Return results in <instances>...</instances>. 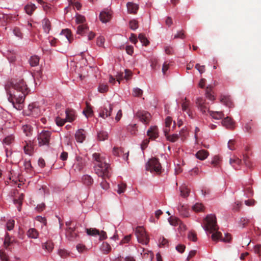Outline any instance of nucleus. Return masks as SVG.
Instances as JSON below:
<instances>
[{"label": "nucleus", "instance_id": "nucleus-1", "mask_svg": "<svg viewBox=\"0 0 261 261\" xmlns=\"http://www.w3.org/2000/svg\"><path fill=\"white\" fill-rule=\"evenodd\" d=\"M5 89L9 95V101L14 104L22 103L29 93V88L23 80L15 83L8 82L5 85Z\"/></svg>", "mask_w": 261, "mask_h": 261}, {"label": "nucleus", "instance_id": "nucleus-2", "mask_svg": "<svg viewBox=\"0 0 261 261\" xmlns=\"http://www.w3.org/2000/svg\"><path fill=\"white\" fill-rule=\"evenodd\" d=\"M202 227L206 233H212V239L214 241L220 240L224 242H229L231 239L230 234L228 233L225 234L224 238H222V233L218 230L216 218L214 215L211 214L206 217L205 224Z\"/></svg>", "mask_w": 261, "mask_h": 261}, {"label": "nucleus", "instance_id": "nucleus-3", "mask_svg": "<svg viewBox=\"0 0 261 261\" xmlns=\"http://www.w3.org/2000/svg\"><path fill=\"white\" fill-rule=\"evenodd\" d=\"M95 173L99 177L102 178L109 177L110 176V168L109 164L104 163L95 164L94 165Z\"/></svg>", "mask_w": 261, "mask_h": 261}, {"label": "nucleus", "instance_id": "nucleus-4", "mask_svg": "<svg viewBox=\"0 0 261 261\" xmlns=\"http://www.w3.org/2000/svg\"><path fill=\"white\" fill-rule=\"evenodd\" d=\"M135 233L139 243L143 245H147L149 243V238L143 227H137Z\"/></svg>", "mask_w": 261, "mask_h": 261}, {"label": "nucleus", "instance_id": "nucleus-5", "mask_svg": "<svg viewBox=\"0 0 261 261\" xmlns=\"http://www.w3.org/2000/svg\"><path fill=\"white\" fill-rule=\"evenodd\" d=\"M116 109V105L111 104L108 102L106 103L103 107L101 108L100 110L99 116L103 119H106V118L110 117L112 111Z\"/></svg>", "mask_w": 261, "mask_h": 261}, {"label": "nucleus", "instance_id": "nucleus-6", "mask_svg": "<svg viewBox=\"0 0 261 261\" xmlns=\"http://www.w3.org/2000/svg\"><path fill=\"white\" fill-rule=\"evenodd\" d=\"M146 169L151 173L155 172L159 173L161 172L162 167L158 159L152 158L147 163Z\"/></svg>", "mask_w": 261, "mask_h": 261}, {"label": "nucleus", "instance_id": "nucleus-7", "mask_svg": "<svg viewBox=\"0 0 261 261\" xmlns=\"http://www.w3.org/2000/svg\"><path fill=\"white\" fill-rule=\"evenodd\" d=\"M51 133L48 130L41 131L37 136L38 144L40 146L49 145Z\"/></svg>", "mask_w": 261, "mask_h": 261}, {"label": "nucleus", "instance_id": "nucleus-8", "mask_svg": "<svg viewBox=\"0 0 261 261\" xmlns=\"http://www.w3.org/2000/svg\"><path fill=\"white\" fill-rule=\"evenodd\" d=\"M26 115L36 117L41 114L40 108L35 103H32L28 106V109L25 110Z\"/></svg>", "mask_w": 261, "mask_h": 261}, {"label": "nucleus", "instance_id": "nucleus-9", "mask_svg": "<svg viewBox=\"0 0 261 261\" xmlns=\"http://www.w3.org/2000/svg\"><path fill=\"white\" fill-rule=\"evenodd\" d=\"M112 16V11L110 9L103 10L99 14V19L103 23H107L110 20Z\"/></svg>", "mask_w": 261, "mask_h": 261}, {"label": "nucleus", "instance_id": "nucleus-10", "mask_svg": "<svg viewBox=\"0 0 261 261\" xmlns=\"http://www.w3.org/2000/svg\"><path fill=\"white\" fill-rule=\"evenodd\" d=\"M60 39L65 40V42L68 44L72 42L73 37L71 35V32L69 29H65L60 34Z\"/></svg>", "mask_w": 261, "mask_h": 261}, {"label": "nucleus", "instance_id": "nucleus-11", "mask_svg": "<svg viewBox=\"0 0 261 261\" xmlns=\"http://www.w3.org/2000/svg\"><path fill=\"white\" fill-rule=\"evenodd\" d=\"M196 104L198 110L203 114H205L207 112H208V111H210L205 105V100L202 98H197Z\"/></svg>", "mask_w": 261, "mask_h": 261}, {"label": "nucleus", "instance_id": "nucleus-12", "mask_svg": "<svg viewBox=\"0 0 261 261\" xmlns=\"http://www.w3.org/2000/svg\"><path fill=\"white\" fill-rule=\"evenodd\" d=\"M136 116L144 123H147L150 119V114L144 111H140L137 113Z\"/></svg>", "mask_w": 261, "mask_h": 261}, {"label": "nucleus", "instance_id": "nucleus-13", "mask_svg": "<svg viewBox=\"0 0 261 261\" xmlns=\"http://www.w3.org/2000/svg\"><path fill=\"white\" fill-rule=\"evenodd\" d=\"M86 132L83 129H78L75 134V138L79 143H83L86 139Z\"/></svg>", "mask_w": 261, "mask_h": 261}, {"label": "nucleus", "instance_id": "nucleus-14", "mask_svg": "<svg viewBox=\"0 0 261 261\" xmlns=\"http://www.w3.org/2000/svg\"><path fill=\"white\" fill-rule=\"evenodd\" d=\"M147 135L150 139H155L159 137L158 129L156 126H151L147 132Z\"/></svg>", "mask_w": 261, "mask_h": 261}, {"label": "nucleus", "instance_id": "nucleus-15", "mask_svg": "<svg viewBox=\"0 0 261 261\" xmlns=\"http://www.w3.org/2000/svg\"><path fill=\"white\" fill-rule=\"evenodd\" d=\"M92 156L95 162V165L98 164V163H100V164L106 163V157L99 153H94Z\"/></svg>", "mask_w": 261, "mask_h": 261}, {"label": "nucleus", "instance_id": "nucleus-16", "mask_svg": "<svg viewBox=\"0 0 261 261\" xmlns=\"http://www.w3.org/2000/svg\"><path fill=\"white\" fill-rule=\"evenodd\" d=\"M126 7L127 12L130 14H136L139 9L138 5L133 2H128L126 4Z\"/></svg>", "mask_w": 261, "mask_h": 261}, {"label": "nucleus", "instance_id": "nucleus-17", "mask_svg": "<svg viewBox=\"0 0 261 261\" xmlns=\"http://www.w3.org/2000/svg\"><path fill=\"white\" fill-rule=\"evenodd\" d=\"M170 129L164 128V133L167 140L172 142H174L177 141L179 138V135L178 134H172L171 135H169L168 133Z\"/></svg>", "mask_w": 261, "mask_h": 261}, {"label": "nucleus", "instance_id": "nucleus-18", "mask_svg": "<svg viewBox=\"0 0 261 261\" xmlns=\"http://www.w3.org/2000/svg\"><path fill=\"white\" fill-rule=\"evenodd\" d=\"M220 101L221 103L228 107H232L233 106L232 102L231 101L230 97L228 96L221 95L220 97Z\"/></svg>", "mask_w": 261, "mask_h": 261}, {"label": "nucleus", "instance_id": "nucleus-19", "mask_svg": "<svg viewBox=\"0 0 261 261\" xmlns=\"http://www.w3.org/2000/svg\"><path fill=\"white\" fill-rule=\"evenodd\" d=\"M66 235L71 241H73L77 236V234L75 231L74 229L71 227H68L66 231Z\"/></svg>", "mask_w": 261, "mask_h": 261}, {"label": "nucleus", "instance_id": "nucleus-20", "mask_svg": "<svg viewBox=\"0 0 261 261\" xmlns=\"http://www.w3.org/2000/svg\"><path fill=\"white\" fill-rule=\"evenodd\" d=\"M25 144L23 147L24 151L25 154L31 155L33 152V146L31 141H25Z\"/></svg>", "mask_w": 261, "mask_h": 261}, {"label": "nucleus", "instance_id": "nucleus-21", "mask_svg": "<svg viewBox=\"0 0 261 261\" xmlns=\"http://www.w3.org/2000/svg\"><path fill=\"white\" fill-rule=\"evenodd\" d=\"M222 124L227 128L232 129L234 128V122L229 117H226L222 121Z\"/></svg>", "mask_w": 261, "mask_h": 261}, {"label": "nucleus", "instance_id": "nucleus-22", "mask_svg": "<svg viewBox=\"0 0 261 261\" xmlns=\"http://www.w3.org/2000/svg\"><path fill=\"white\" fill-rule=\"evenodd\" d=\"M208 154L207 151L202 149L197 152L195 154V156L197 159L203 161L207 158Z\"/></svg>", "mask_w": 261, "mask_h": 261}, {"label": "nucleus", "instance_id": "nucleus-23", "mask_svg": "<svg viewBox=\"0 0 261 261\" xmlns=\"http://www.w3.org/2000/svg\"><path fill=\"white\" fill-rule=\"evenodd\" d=\"M168 221L170 225L172 226H176L180 224L179 227H182L184 229H186V226L181 224V222L178 218L174 217H170L168 219Z\"/></svg>", "mask_w": 261, "mask_h": 261}, {"label": "nucleus", "instance_id": "nucleus-24", "mask_svg": "<svg viewBox=\"0 0 261 261\" xmlns=\"http://www.w3.org/2000/svg\"><path fill=\"white\" fill-rule=\"evenodd\" d=\"M208 113L212 118L216 120H220L224 117V114L221 111H208Z\"/></svg>", "mask_w": 261, "mask_h": 261}, {"label": "nucleus", "instance_id": "nucleus-25", "mask_svg": "<svg viewBox=\"0 0 261 261\" xmlns=\"http://www.w3.org/2000/svg\"><path fill=\"white\" fill-rule=\"evenodd\" d=\"M229 163L235 169H240L241 160H240L239 158L234 157L233 158L230 159Z\"/></svg>", "mask_w": 261, "mask_h": 261}, {"label": "nucleus", "instance_id": "nucleus-26", "mask_svg": "<svg viewBox=\"0 0 261 261\" xmlns=\"http://www.w3.org/2000/svg\"><path fill=\"white\" fill-rule=\"evenodd\" d=\"M42 28L45 33H49L51 30V24L49 20L46 18L43 19L42 21Z\"/></svg>", "mask_w": 261, "mask_h": 261}, {"label": "nucleus", "instance_id": "nucleus-27", "mask_svg": "<svg viewBox=\"0 0 261 261\" xmlns=\"http://www.w3.org/2000/svg\"><path fill=\"white\" fill-rule=\"evenodd\" d=\"M15 240L8 233H6L4 241V246L7 249L9 246L14 242Z\"/></svg>", "mask_w": 261, "mask_h": 261}, {"label": "nucleus", "instance_id": "nucleus-28", "mask_svg": "<svg viewBox=\"0 0 261 261\" xmlns=\"http://www.w3.org/2000/svg\"><path fill=\"white\" fill-rule=\"evenodd\" d=\"M143 258L145 259L151 261L153 257V253L151 251H146L143 249L142 252L141 253Z\"/></svg>", "mask_w": 261, "mask_h": 261}, {"label": "nucleus", "instance_id": "nucleus-29", "mask_svg": "<svg viewBox=\"0 0 261 261\" xmlns=\"http://www.w3.org/2000/svg\"><path fill=\"white\" fill-rule=\"evenodd\" d=\"M42 247L43 249L47 251L48 252H51L54 248V243L50 241H48L42 244Z\"/></svg>", "mask_w": 261, "mask_h": 261}, {"label": "nucleus", "instance_id": "nucleus-30", "mask_svg": "<svg viewBox=\"0 0 261 261\" xmlns=\"http://www.w3.org/2000/svg\"><path fill=\"white\" fill-rule=\"evenodd\" d=\"M179 213L184 217L189 216V212L186 206L184 205H179L177 207Z\"/></svg>", "mask_w": 261, "mask_h": 261}, {"label": "nucleus", "instance_id": "nucleus-31", "mask_svg": "<svg viewBox=\"0 0 261 261\" xmlns=\"http://www.w3.org/2000/svg\"><path fill=\"white\" fill-rule=\"evenodd\" d=\"M36 8L37 7H36L35 4L30 3L27 4L24 7V10L28 14L31 15L33 13V12L35 10Z\"/></svg>", "mask_w": 261, "mask_h": 261}, {"label": "nucleus", "instance_id": "nucleus-32", "mask_svg": "<svg viewBox=\"0 0 261 261\" xmlns=\"http://www.w3.org/2000/svg\"><path fill=\"white\" fill-rule=\"evenodd\" d=\"M27 236L32 239H37L38 237L39 233L36 229L32 228L28 230Z\"/></svg>", "mask_w": 261, "mask_h": 261}, {"label": "nucleus", "instance_id": "nucleus-33", "mask_svg": "<svg viewBox=\"0 0 261 261\" xmlns=\"http://www.w3.org/2000/svg\"><path fill=\"white\" fill-rule=\"evenodd\" d=\"M82 179L84 184L87 186H90L93 183V180L92 178L88 175H83Z\"/></svg>", "mask_w": 261, "mask_h": 261}, {"label": "nucleus", "instance_id": "nucleus-34", "mask_svg": "<svg viewBox=\"0 0 261 261\" xmlns=\"http://www.w3.org/2000/svg\"><path fill=\"white\" fill-rule=\"evenodd\" d=\"M66 118V119L67 121L72 122L75 119L74 112L72 111L66 110L65 111Z\"/></svg>", "mask_w": 261, "mask_h": 261}, {"label": "nucleus", "instance_id": "nucleus-35", "mask_svg": "<svg viewBox=\"0 0 261 261\" xmlns=\"http://www.w3.org/2000/svg\"><path fill=\"white\" fill-rule=\"evenodd\" d=\"M88 31V29L86 25H80L77 27V33L85 36Z\"/></svg>", "mask_w": 261, "mask_h": 261}, {"label": "nucleus", "instance_id": "nucleus-36", "mask_svg": "<svg viewBox=\"0 0 261 261\" xmlns=\"http://www.w3.org/2000/svg\"><path fill=\"white\" fill-rule=\"evenodd\" d=\"M86 233L89 236H96L99 234V231L95 228L86 229Z\"/></svg>", "mask_w": 261, "mask_h": 261}, {"label": "nucleus", "instance_id": "nucleus-37", "mask_svg": "<svg viewBox=\"0 0 261 261\" xmlns=\"http://www.w3.org/2000/svg\"><path fill=\"white\" fill-rule=\"evenodd\" d=\"M14 141V137L10 135L6 137L3 140V143L6 145H11Z\"/></svg>", "mask_w": 261, "mask_h": 261}, {"label": "nucleus", "instance_id": "nucleus-38", "mask_svg": "<svg viewBox=\"0 0 261 261\" xmlns=\"http://www.w3.org/2000/svg\"><path fill=\"white\" fill-rule=\"evenodd\" d=\"M101 250L105 254L108 253L111 250V246L106 242H103L101 246Z\"/></svg>", "mask_w": 261, "mask_h": 261}, {"label": "nucleus", "instance_id": "nucleus-39", "mask_svg": "<svg viewBox=\"0 0 261 261\" xmlns=\"http://www.w3.org/2000/svg\"><path fill=\"white\" fill-rule=\"evenodd\" d=\"M29 62L31 66H36L39 64V58L37 56H33L30 58Z\"/></svg>", "mask_w": 261, "mask_h": 261}, {"label": "nucleus", "instance_id": "nucleus-40", "mask_svg": "<svg viewBox=\"0 0 261 261\" xmlns=\"http://www.w3.org/2000/svg\"><path fill=\"white\" fill-rule=\"evenodd\" d=\"M22 129L27 136H29L32 134V128L30 125H23Z\"/></svg>", "mask_w": 261, "mask_h": 261}, {"label": "nucleus", "instance_id": "nucleus-41", "mask_svg": "<svg viewBox=\"0 0 261 261\" xmlns=\"http://www.w3.org/2000/svg\"><path fill=\"white\" fill-rule=\"evenodd\" d=\"M221 161V159L219 155H215L211 162V164L214 167L218 166Z\"/></svg>", "mask_w": 261, "mask_h": 261}, {"label": "nucleus", "instance_id": "nucleus-42", "mask_svg": "<svg viewBox=\"0 0 261 261\" xmlns=\"http://www.w3.org/2000/svg\"><path fill=\"white\" fill-rule=\"evenodd\" d=\"M180 195L183 197H187L189 196L190 190L185 186H183L180 188Z\"/></svg>", "mask_w": 261, "mask_h": 261}, {"label": "nucleus", "instance_id": "nucleus-43", "mask_svg": "<svg viewBox=\"0 0 261 261\" xmlns=\"http://www.w3.org/2000/svg\"><path fill=\"white\" fill-rule=\"evenodd\" d=\"M97 138L99 141H104L108 138V134L107 132L100 131L97 134Z\"/></svg>", "mask_w": 261, "mask_h": 261}, {"label": "nucleus", "instance_id": "nucleus-44", "mask_svg": "<svg viewBox=\"0 0 261 261\" xmlns=\"http://www.w3.org/2000/svg\"><path fill=\"white\" fill-rule=\"evenodd\" d=\"M204 206L200 203H196L192 206V210L196 212H202Z\"/></svg>", "mask_w": 261, "mask_h": 261}, {"label": "nucleus", "instance_id": "nucleus-45", "mask_svg": "<svg viewBox=\"0 0 261 261\" xmlns=\"http://www.w3.org/2000/svg\"><path fill=\"white\" fill-rule=\"evenodd\" d=\"M138 38L143 45L146 46L149 43V41L144 35L140 34L139 35Z\"/></svg>", "mask_w": 261, "mask_h": 261}, {"label": "nucleus", "instance_id": "nucleus-46", "mask_svg": "<svg viewBox=\"0 0 261 261\" xmlns=\"http://www.w3.org/2000/svg\"><path fill=\"white\" fill-rule=\"evenodd\" d=\"M209 89L210 90L212 89L211 86H208L206 87V97L210 100H214L215 99V96L208 91Z\"/></svg>", "mask_w": 261, "mask_h": 261}, {"label": "nucleus", "instance_id": "nucleus-47", "mask_svg": "<svg viewBox=\"0 0 261 261\" xmlns=\"http://www.w3.org/2000/svg\"><path fill=\"white\" fill-rule=\"evenodd\" d=\"M24 196L22 194L19 197L18 199H15L14 200V202L15 204H17L18 205L17 207V209L19 211H20L21 210V205L22 203V200L23 199Z\"/></svg>", "mask_w": 261, "mask_h": 261}, {"label": "nucleus", "instance_id": "nucleus-48", "mask_svg": "<svg viewBox=\"0 0 261 261\" xmlns=\"http://www.w3.org/2000/svg\"><path fill=\"white\" fill-rule=\"evenodd\" d=\"M24 196L22 194L19 197L18 199H15L14 200V202L15 204H17L18 205L17 207V209L19 211H20L21 210V205L22 203V200L23 199Z\"/></svg>", "mask_w": 261, "mask_h": 261}, {"label": "nucleus", "instance_id": "nucleus-49", "mask_svg": "<svg viewBox=\"0 0 261 261\" xmlns=\"http://www.w3.org/2000/svg\"><path fill=\"white\" fill-rule=\"evenodd\" d=\"M129 28L133 30H136L138 29L139 26L138 21L135 19L130 20L129 21Z\"/></svg>", "mask_w": 261, "mask_h": 261}, {"label": "nucleus", "instance_id": "nucleus-50", "mask_svg": "<svg viewBox=\"0 0 261 261\" xmlns=\"http://www.w3.org/2000/svg\"><path fill=\"white\" fill-rule=\"evenodd\" d=\"M127 129L132 134H135L137 131L136 124H129L127 126Z\"/></svg>", "mask_w": 261, "mask_h": 261}, {"label": "nucleus", "instance_id": "nucleus-51", "mask_svg": "<svg viewBox=\"0 0 261 261\" xmlns=\"http://www.w3.org/2000/svg\"><path fill=\"white\" fill-rule=\"evenodd\" d=\"M58 253L62 258H66L69 255L67 250L62 249H59Z\"/></svg>", "mask_w": 261, "mask_h": 261}, {"label": "nucleus", "instance_id": "nucleus-52", "mask_svg": "<svg viewBox=\"0 0 261 261\" xmlns=\"http://www.w3.org/2000/svg\"><path fill=\"white\" fill-rule=\"evenodd\" d=\"M98 90L100 93H105L108 90V86L107 84H100L98 86Z\"/></svg>", "mask_w": 261, "mask_h": 261}, {"label": "nucleus", "instance_id": "nucleus-53", "mask_svg": "<svg viewBox=\"0 0 261 261\" xmlns=\"http://www.w3.org/2000/svg\"><path fill=\"white\" fill-rule=\"evenodd\" d=\"M0 258L2 261H9V258L7 254L1 250H0Z\"/></svg>", "mask_w": 261, "mask_h": 261}, {"label": "nucleus", "instance_id": "nucleus-54", "mask_svg": "<svg viewBox=\"0 0 261 261\" xmlns=\"http://www.w3.org/2000/svg\"><path fill=\"white\" fill-rule=\"evenodd\" d=\"M13 32L14 35L18 37L19 38L21 39L23 37L22 33H21L20 29L18 28H15L13 30Z\"/></svg>", "mask_w": 261, "mask_h": 261}, {"label": "nucleus", "instance_id": "nucleus-55", "mask_svg": "<svg viewBox=\"0 0 261 261\" xmlns=\"http://www.w3.org/2000/svg\"><path fill=\"white\" fill-rule=\"evenodd\" d=\"M76 250L80 253H83L87 251V248L84 244H78L76 246Z\"/></svg>", "mask_w": 261, "mask_h": 261}, {"label": "nucleus", "instance_id": "nucleus-56", "mask_svg": "<svg viewBox=\"0 0 261 261\" xmlns=\"http://www.w3.org/2000/svg\"><path fill=\"white\" fill-rule=\"evenodd\" d=\"M190 102L187 100L186 98H185V101L182 102L181 105L182 110L183 111H187L189 109Z\"/></svg>", "mask_w": 261, "mask_h": 261}, {"label": "nucleus", "instance_id": "nucleus-57", "mask_svg": "<svg viewBox=\"0 0 261 261\" xmlns=\"http://www.w3.org/2000/svg\"><path fill=\"white\" fill-rule=\"evenodd\" d=\"M187 134L188 132L187 128H182L178 135L179 136H180L181 139L184 141L186 139Z\"/></svg>", "mask_w": 261, "mask_h": 261}, {"label": "nucleus", "instance_id": "nucleus-58", "mask_svg": "<svg viewBox=\"0 0 261 261\" xmlns=\"http://www.w3.org/2000/svg\"><path fill=\"white\" fill-rule=\"evenodd\" d=\"M75 21L77 23H83L85 21V18L83 15L76 14L75 16Z\"/></svg>", "mask_w": 261, "mask_h": 261}, {"label": "nucleus", "instance_id": "nucleus-59", "mask_svg": "<svg viewBox=\"0 0 261 261\" xmlns=\"http://www.w3.org/2000/svg\"><path fill=\"white\" fill-rule=\"evenodd\" d=\"M66 121H67L66 119H62L59 117H57L56 118V124L59 126H63L65 124V123L66 122Z\"/></svg>", "mask_w": 261, "mask_h": 261}, {"label": "nucleus", "instance_id": "nucleus-60", "mask_svg": "<svg viewBox=\"0 0 261 261\" xmlns=\"http://www.w3.org/2000/svg\"><path fill=\"white\" fill-rule=\"evenodd\" d=\"M126 189V185L124 184H120L118 185V190L117 192L119 194L123 193Z\"/></svg>", "mask_w": 261, "mask_h": 261}, {"label": "nucleus", "instance_id": "nucleus-61", "mask_svg": "<svg viewBox=\"0 0 261 261\" xmlns=\"http://www.w3.org/2000/svg\"><path fill=\"white\" fill-rule=\"evenodd\" d=\"M69 5L73 6L74 8H75L77 10H80L82 7V5L78 2H72L70 1L69 2Z\"/></svg>", "mask_w": 261, "mask_h": 261}, {"label": "nucleus", "instance_id": "nucleus-62", "mask_svg": "<svg viewBox=\"0 0 261 261\" xmlns=\"http://www.w3.org/2000/svg\"><path fill=\"white\" fill-rule=\"evenodd\" d=\"M253 251L255 254H257L259 256H261V245L258 244L254 246L253 247Z\"/></svg>", "mask_w": 261, "mask_h": 261}, {"label": "nucleus", "instance_id": "nucleus-63", "mask_svg": "<svg viewBox=\"0 0 261 261\" xmlns=\"http://www.w3.org/2000/svg\"><path fill=\"white\" fill-rule=\"evenodd\" d=\"M168 240L163 237H161L159 240V244L160 246H165L168 244Z\"/></svg>", "mask_w": 261, "mask_h": 261}, {"label": "nucleus", "instance_id": "nucleus-64", "mask_svg": "<svg viewBox=\"0 0 261 261\" xmlns=\"http://www.w3.org/2000/svg\"><path fill=\"white\" fill-rule=\"evenodd\" d=\"M14 225V220H9L7 222V228L8 230H11L13 229Z\"/></svg>", "mask_w": 261, "mask_h": 261}]
</instances>
